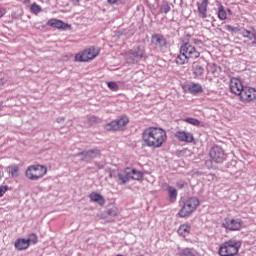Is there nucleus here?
<instances>
[{
	"mask_svg": "<svg viewBox=\"0 0 256 256\" xmlns=\"http://www.w3.org/2000/svg\"><path fill=\"white\" fill-rule=\"evenodd\" d=\"M109 215L112 217H117V214L119 213V208L113 207L108 211Z\"/></svg>",
	"mask_w": 256,
	"mask_h": 256,
	"instance_id": "obj_37",
	"label": "nucleus"
},
{
	"mask_svg": "<svg viewBox=\"0 0 256 256\" xmlns=\"http://www.w3.org/2000/svg\"><path fill=\"white\" fill-rule=\"evenodd\" d=\"M241 249V243L237 240H228L221 244L219 248V255L221 256H235Z\"/></svg>",
	"mask_w": 256,
	"mask_h": 256,
	"instance_id": "obj_4",
	"label": "nucleus"
},
{
	"mask_svg": "<svg viewBox=\"0 0 256 256\" xmlns=\"http://www.w3.org/2000/svg\"><path fill=\"white\" fill-rule=\"evenodd\" d=\"M176 139L180 141V143H194L195 137L193 136V133L187 132L185 130H179L175 133Z\"/></svg>",
	"mask_w": 256,
	"mask_h": 256,
	"instance_id": "obj_16",
	"label": "nucleus"
},
{
	"mask_svg": "<svg viewBox=\"0 0 256 256\" xmlns=\"http://www.w3.org/2000/svg\"><path fill=\"white\" fill-rule=\"evenodd\" d=\"M193 73L195 75V77H201V75H203L205 73V69H203V67L196 65L193 68Z\"/></svg>",
	"mask_w": 256,
	"mask_h": 256,
	"instance_id": "obj_32",
	"label": "nucleus"
},
{
	"mask_svg": "<svg viewBox=\"0 0 256 256\" xmlns=\"http://www.w3.org/2000/svg\"><path fill=\"white\" fill-rule=\"evenodd\" d=\"M108 87L111 91H119V85L116 82H108Z\"/></svg>",
	"mask_w": 256,
	"mask_h": 256,
	"instance_id": "obj_36",
	"label": "nucleus"
},
{
	"mask_svg": "<svg viewBox=\"0 0 256 256\" xmlns=\"http://www.w3.org/2000/svg\"><path fill=\"white\" fill-rule=\"evenodd\" d=\"M171 11V6H169L167 3L163 4L160 8V13H169Z\"/></svg>",
	"mask_w": 256,
	"mask_h": 256,
	"instance_id": "obj_35",
	"label": "nucleus"
},
{
	"mask_svg": "<svg viewBox=\"0 0 256 256\" xmlns=\"http://www.w3.org/2000/svg\"><path fill=\"white\" fill-rule=\"evenodd\" d=\"M117 1H119V0H108V2L111 3L112 5L117 3Z\"/></svg>",
	"mask_w": 256,
	"mask_h": 256,
	"instance_id": "obj_41",
	"label": "nucleus"
},
{
	"mask_svg": "<svg viewBox=\"0 0 256 256\" xmlns=\"http://www.w3.org/2000/svg\"><path fill=\"white\" fill-rule=\"evenodd\" d=\"M227 11H228V13H231V9L228 8Z\"/></svg>",
	"mask_w": 256,
	"mask_h": 256,
	"instance_id": "obj_43",
	"label": "nucleus"
},
{
	"mask_svg": "<svg viewBox=\"0 0 256 256\" xmlns=\"http://www.w3.org/2000/svg\"><path fill=\"white\" fill-rule=\"evenodd\" d=\"M3 107V104L0 103V109Z\"/></svg>",
	"mask_w": 256,
	"mask_h": 256,
	"instance_id": "obj_44",
	"label": "nucleus"
},
{
	"mask_svg": "<svg viewBox=\"0 0 256 256\" xmlns=\"http://www.w3.org/2000/svg\"><path fill=\"white\" fill-rule=\"evenodd\" d=\"M168 198L170 203H175L177 201V189L173 186H168Z\"/></svg>",
	"mask_w": 256,
	"mask_h": 256,
	"instance_id": "obj_25",
	"label": "nucleus"
},
{
	"mask_svg": "<svg viewBox=\"0 0 256 256\" xmlns=\"http://www.w3.org/2000/svg\"><path fill=\"white\" fill-rule=\"evenodd\" d=\"M177 256H197V252L195 250L190 249V248H185L181 250Z\"/></svg>",
	"mask_w": 256,
	"mask_h": 256,
	"instance_id": "obj_28",
	"label": "nucleus"
},
{
	"mask_svg": "<svg viewBox=\"0 0 256 256\" xmlns=\"http://www.w3.org/2000/svg\"><path fill=\"white\" fill-rule=\"evenodd\" d=\"M99 48L89 47L84 51L77 53L75 55V61L78 63H88V61H93L96 57L99 56Z\"/></svg>",
	"mask_w": 256,
	"mask_h": 256,
	"instance_id": "obj_6",
	"label": "nucleus"
},
{
	"mask_svg": "<svg viewBox=\"0 0 256 256\" xmlns=\"http://www.w3.org/2000/svg\"><path fill=\"white\" fill-rule=\"evenodd\" d=\"M241 103H256V89L246 86L239 96Z\"/></svg>",
	"mask_w": 256,
	"mask_h": 256,
	"instance_id": "obj_7",
	"label": "nucleus"
},
{
	"mask_svg": "<svg viewBox=\"0 0 256 256\" xmlns=\"http://www.w3.org/2000/svg\"><path fill=\"white\" fill-rule=\"evenodd\" d=\"M222 227L228 229V231H239L243 227V221L235 218H225Z\"/></svg>",
	"mask_w": 256,
	"mask_h": 256,
	"instance_id": "obj_12",
	"label": "nucleus"
},
{
	"mask_svg": "<svg viewBox=\"0 0 256 256\" xmlns=\"http://www.w3.org/2000/svg\"><path fill=\"white\" fill-rule=\"evenodd\" d=\"M25 175L30 181H39V179H43L47 175V167L43 165H31L26 169Z\"/></svg>",
	"mask_w": 256,
	"mask_h": 256,
	"instance_id": "obj_5",
	"label": "nucleus"
},
{
	"mask_svg": "<svg viewBox=\"0 0 256 256\" xmlns=\"http://www.w3.org/2000/svg\"><path fill=\"white\" fill-rule=\"evenodd\" d=\"M30 11L34 15H39V13H41V11H43V9H41V6H39L36 3H34V4L31 5Z\"/></svg>",
	"mask_w": 256,
	"mask_h": 256,
	"instance_id": "obj_33",
	"label": "nucleus"
},
{
	"mask_svg": "<svg viewBox=\"0 0 256 256\" xmlns=\"http://www.w3.org/2000/svg\"><path fill=\"white\" fill-rule=\"evenodd\" d=\"M190 233H191V224L184 223L179 226L178 235H180V237H189Z\"/></svg>",
	"mask_w": 256,
	"mask_h": 256,
	"instance_id": "obj_21",
	"label": "nucleus"
},
{
	"mask_svg": "<svg viewBox=\"0 0 256 256\" xmlns=\"http://www.w3.org/2000/svg\"><path fill=\"white\" fill-rule=\"evenodd\" d=\"M209 6V0H203L201 3H197L199 17L207 19V7Z\"/></svg>",
	"mask_w": 256,
	"mask_h": 256,
	"instance_id": "obj_18",
	"label": "nucleus"
},
{
	"mask_svg": "<svg viewBox=\"0 0 256 256\" xmlns=\"http://www.w3.org/2000/svg\"><path fill=\"white\" fill-rule=\"evenodd\" d=\"M224 29H225L226 31H229V33H239V31H240V28L233 27V26H231V25H225V26H224Z\"/></svg>",
	"mask_w": 256,
	"mask_h": 256,
	"instance_id": "obj_34",
	"label": "nucleus"
},
{
	"mask_svg": "<svg viewBox=\"0 0 256 256\" xmlns=\"http://www.w3.org/2000/svg\"><path fill=\"white\" fill-rule=\"evenodd\" d=\"M7 13V10L5 8H0V19Z\"/></svg>",
	"mask_w": 256,
	"mask_h": 256,
	"instance_id": "obj_39",
	"label": "nucleus"
},
{
	"mask_svg": "<svg viewBox=\"0 0 256 256\" xmlns=\"http://www.w3.org/2000/svg\"><path fill=\"white\" fill-rule=\"evenodd\" d=\"M109 177L111 179L118 177L119 184L125 185V183H129L131 179L141 181V179H143V172L133 168H126L118 174L115 171H110Z\"/></svg>",
	"mask_w": 256,
	"mask_h": 256,
	"instance_id": "obj_2",
	"label": "nucleus"
},
{
	"mask_svg": "<svg viewBox=\"0 0 256 256\" xmlns=\"http://www.w3.org/2000/svg\"><path fill=\"white\" fill-rule=\"evenodd\" d=\"M31 241L32 243H37V235L35 234H31L30 235V239H18L15 242V247L18 251H25V249H29V246L31 245Z\"/></svg>",
	"mask_w": 256,
	"mask_h": 256,
	"instance_id": "obj_14",
	"label": "nucleus"
},
{
	"mask_svg": "<svg viewBox=\"0 0 256 256\" xmlns=\"http://www.w3.org/2000/svg\"><path fill=\"white\" fill-rule=\"evenodd\" d=\"M49 27H54V29H63V31H67V29H71V25L66 24L65 22L59 19H50L47 22Z\"/></svg>",
	"mask_w": 256,
	"mask_h": 256,
	"instance_id": "obj_17",
	"label": "nucleus"
},
{
	"mask_svg": "<svg viewBox=\"0 0 256 256\" xmlns=\"http://www.w3.org/2000/svg\"><path fill=\"white\" fill-rule=\"evenodd\" d=\"M89 197L91 201L98 203V205H103L105 203V198L99 193L92 192Z\"/></svg>",
	"mask_w": 256,
	"mask_h": 256,
	"instance_id": "obj_24",
	"label": "nucleus"
},
{
	"mask_svg": "<svg viewBox=\"0 0 256 256\" xmlns=\"http://www.w3.org/2000/svg\"><path fill=\"white\" fill-rule=\"evenodd\" d=\"M7 171L11 177H19V166L12 165L7 168Z\"/></svg>",
	"mask_w": 256,
	"mask_h": 256,
	"instance_id": "obj_29",
	"label": "nucleus"
},
{
	"mask_svg": "<svg viewBox=\"0 0 256 256\" xmlns=\"http://www.w3.org/2000/svg\"><path fill=\"white\" fill-rule=\"evenodd\" d=\"M216 5L218 6V19L220 21H225L227 19V11H225V6L219 1H216Z\"/></svg>",
	"mask_w": 256,
	"mask_h": 256,
	"instance_id": "obj_23",
	"label": "nucleus"
},
{
	"mask_svg": "<svg viewBox=\"0 0 256 256\" xmlns=\"http://www.w3.org/2000/svg\"><path fill=\"white\" fill-rule=\"evenodd\" d=\"M200 205V201L197 199V197H191L188 200H186L178 215L181 218H185V217H191V215H193V213H195V211H197V207H199Z\"/></svg>",
	"mask_w": 256,
	"mask_h": 256,
	"instance_id": "obj_3",
	"label": "nucleus"
},
{
	"mask_svg": "<svg viewBox=\"0 0 256 256\" xmlns=\"http://www.w3.org/2000/svg\"><path fill=\"white\" fill-rule=\"evenodd\" d=\"M91 119H92V121H95V117H92Z\"/></svg>",
	"mask_w": 256,
	"mask_h": 256,
	"instance_id": "obj_45",
	"label": "nucleus"
},
{
	"mask_svg": "<svg viewBox=\"0 0 256 256\" xmlns=\"http://www.w3.org/2000/svg\"><path fill=\"white\" fill-rule=\"evenodd\" d=\"M152 43L155 44L156 47H165L167 45V40L161 34H155L152 36Z\"/></svg>",
	"mask_w": 256,
	"mask_h": 256,
	"instance_id": "obj_20",
	"label": "nucleus"
},
{
	"mask_svg": "<svg viewBox=\"0 0 256 256\" xmlns=\"http://www.w3.org/2000/svg\"><path fill=\"white\" fill-rule=\"evenodd\" d=\"M9 186H0V197H3L7 193Z\"/></svg>",
	"mask_w": 256,
	"mask_h": 256,
	"instance_id": "obj_38",
	"label": "nucleus"
},
{
	"mask_svg": "<svg viewBox=\"0 0 256 256\" xmlns=\"http://www.w3.org/2000/svg\"><path fill=\"white\" fill-rule=\"evenodd\" d=\"M177 65H185V63H189V58L182 52L176 57Z\"/></svg>",
	"mask_w": 256,
	"mask_h": 256,
	"instance_id": "obj_27",
	"label": "nucleus"
},
{
	"mask_svg": "<svg viewBox=\"0 0 256 256\" xmlns=\"http://www.w3.org/2000/svg\"><path fill=\"white\" fill-rule=\"evenodd\" d=\"M178 187H180V189H181L183 187V184L178 185Z\"/></svg>",
	"mask_w": 256,
	"mask_h": 256,
	"instance_id": "obj_42",
	"label": "nucleus"
},
{
	"mask_svg": "<svg viewBox=\"0 0 256 256\" xmlns=\"http://www.w3.org/2000/svg\"><path fill=\"white\" fill-rule=\"evenodd\" d=\"M143 55H145V50L141 47H135L127 53L126 61L127 63H137L139 59H142Z\"/></svg>",
	"mask_w": 256,
	"mask_h": 256,
	"instance_id": "obj_13",
	"label": "nucleus"
},
{
	"mask_svg": "<svg viewBox=\"0 0 256 256\" xmlns=\"http://www.w3.org/2000/svg\"><path fill=\"white\" fill-rule=\"evenodd\" d=\"M239 33L245 39H249L250 41H253V39L256 40V35L245 28H240Z\"/></svg>",
	"mask_w": 256,
	"mask_h": 256,
	"instance_id": "obj_26",
	"label": "nucleus"
},
{
	"mask_svg": "<svg viewBox=\"0 0 256 256\" xmlns=\"http://www.w3.org/2000/svg\"><path fill=\"white\" fill-rule=\"evenodd\" d=\"M129 123V118L122 117L119 120H113L105 125L106 131H123Z\"/></svg>",
	"mask_w": 256,
	"mask_h": 256,
	"instance_id": "obj_10",
	"label": "nucleus"
},
{
	"mask_svg": "<svg viewBox=\"0 0 256 256\" xmlns=\"http://www.w3.org/2000/svg\"><path fill=\"white\" fill-rule=\"evenodd\" d=\"M186 88L191 95H199V93H203V86L199 83H190Z\"/></svg>",
	"mask_w": 256,
	"mask_h": 256,
	"instance_id": "obj_19",
	"label": "nucleus"
},
{
	"mask_svg": "<svg viewBox=\"0 0 256 256\" xmlns=\"http://www.w3.org/2000/svg\"><path fill=\"white\" fill-rule=\"evenodd\" d=\"M180 53H184L188 59H199L201 53L190 43H185L180 47Z\"/></svg>",
	"mask_w": 256,
	"mask_h": 256,
	"instance_id": "obj_11",
	"label": "nucleus"
},
{
	"mask_svg": "<svg viewBox=\"0 0 256 256\" xmlns=\"http://www.w3.org/2000/svg\"><path fill=\"white\" fill-rule=\"evenodd\" d=\"M208 75H218L219 74V67L215 64H208L207 66Z\"/></svg>",
	"mask_w": 256,
	"mask_h": 256,
	"instance_id": "obj_30",
	"label": "nucleus"
},
{
	"mask_svg": "<svg viewBox=\"0 0 256 256\" xmlns=\"http://www.w3.org/2000/svg\"><path fill=\"white\" fill-rule=\"evenodd\" d=\"M80 155L82 156V161H91L93 157H97V155H99V150H88L80 153Z\"/></svg>",
	"mask_w": 256,
	"mask_h": 256,
	"instance_id": "obj_22",
	"label": "nucleus"
},
{
	"mask_svg": "<svg viewBox=\"0 0 256 256\" xmlns=\"http://www.w3.org/2000/svg\"><path fill=\"white\" fill-rule=\"evenodd\" d=\"M24 5H31V0H23Z\"/></svg>",
	"mask_w": 256,
	"mask_h": 256,
	"instance_id": "obj_40",
	"label": "nucleus"
},
{
	"mask_svg": "<svg viewBox=\"0 0 256 256\" xmlns=\"http://www.w3.org/2000/svg\"><path fill=\"white\" fill-rule=\"evenodd\" d=\"M245 90V87L243 86V82L239 78H232L230 80V91L231 93H234V95H240L243 93Z\"/></svg>",
	"mask_w": 256,
	"mask_h": 256,
	"instance_id": "obj_15",
	"label": "nucleus"
},
{
	"mask_svg": "<svg viewBox=\"0 0 256 256\" xmlns=\"http://www.w3.org/2000/svg\"><path fill=\"white\" fill-rule=\"evenodd\" d=\"M209 155L213 163H223L227 159V154H225V150L221 146L212 147Z\"/></svg>",
	"mask_w": 256,
	"mask_h": 256,
	"instance_id": "obj_8",
	"label": "nucleus"
},
{
	"mask_svg": "<svg viewBox=\"0 0 256 256\" xmlns=\"http://www.w3.org/2000/svg\"><path fill=\"white\" fill-rule=\"evenodd\" d=\"M142 141L150 149H160L167 141V131L161 127H148L142 133Z\"/></svg>",
	"mask_w": 256,
	"mask_h": 256,
	"instance_id": "obj_1",
	"label": "nucleus"
},
{
	"mask_svg": "<svg viewBox=\"0 0 256 256\" xmlns=\"http://www.w3.org/2000/svg\"><path fill=\"white\" fill-rule=\"evenodd\" d=\"M184 122L189 123V125H194V127H199L201 125V121L197 118H185Z\"/></svg>",
	"mask_w": 256,
	"mask_h": 256,
	"instance_id": "obj_31",
	"label": "nucleus"
},
{
	"mask_svg": "<svg viewBox=\"0 0 256 256\" xmlns=\"http://www.w3.org/2000/svg\"><path fill=\"white\" fill-rule=\"evenodd\" d=\"M129 123V118L122 117L119 120H113L105 125L106 131H123Z\"/></svg>",
	"mask_w": 256,
	"mask_h": 256,
	"instance_id": "obj_9",
	"label": "nucleus"
}]
</instances>
